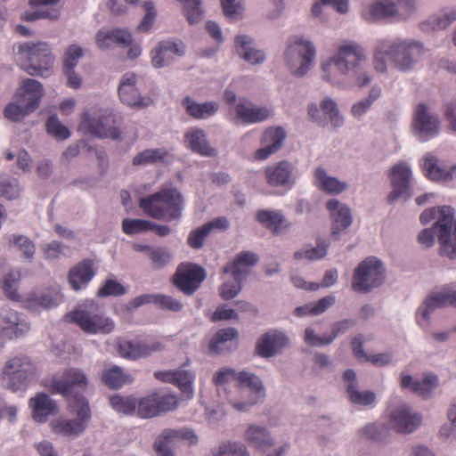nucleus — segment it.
<instances>
[{
    "label": "nucleus",
    "mask_w": 456,
    "mask_h": 456,
    "mask_svg": "<svg viewBox=\"0 0 456 456\" xmlns=\"http://www.w3.org/2000/svg\"><path fill=\"white\" fill-rule=\"evenodd\" d=\"M352 350L354 356L361 361L370 362L371 363L383 366L389 363L392 360L390 354H378L374 355H367L362 348L363 336L359 334L352 340Z\"/></svg>",
    "instance_id": "44"
},
{
    "label": "nucleus",
    "mask_w": 456,
    "mask_h": 456,
    "mask_svg": "<svg viewBox=\"0 0 456 456\" xmlns=\"http://www.w3.org/2000/svg\"><path fill=\"white\" fill-rule=\"evenodd\" d=\"M425 53L424 46L416 41L401 39H381L377 42L373 65L378 72L387 71V62L390 61L401 70L413 67Z\"/></svg>",
    "instance_id": "2"
},
{
    "label": "nucleus",
    "mask_w": 456,
    "mask_h": 456,
    "mask_svg": "<svg viewBox=\"0 0 456 456\" xmlns=\"http://www.w3.org/2000/svg\"><path fill=\"white\" fill-rule=\"evenodd\" d=\"M425 175L433 181L447 182L456 175V166H453L450 170L444 169L438 166L437 159L433 155H427L421 165Z\"/></svg>",
    "instance_id": "38"
},
{
    "label": "nucleus",
    "mask_w": 456,
    "mask_h": 456,
    "mask_svg": "<svg viewBox=\"0 0 456 456\" xmlns=\"http://www.w3.org/2000/svg\"><path fill=\"white\" fill-rule=\"evenodd\" d=\"M1 316L5 322V325L0 327V337L4 338H16L28 329L26 324L20 323L18 313L12 309L3 308Z\"/></svg>",
    "instance_id": "40"
},
{
    "label": "nucleus",
    "mask_w": 456,
    "mask_h": 456,
    "mask_svg": "<svg viewBox=\"0 0 456 456\" xmlns=\"http://www.w3.org/2000/svg\"><path fill=\"white\" fill-rule=\"evenodd\" d=\"M256 220L275 235L289 226L282 214L276 210H258Z\"/></svg>",
    "instance_id": "41"
},
{
    "label": "nucleus",
    "mask_w": 456,
    "mask_h": 456,
    "mask_svg": "<svg viewBox=\"0 0 456 456\" xmlns=\"http://www.w3.org/2000/svg\"><path fill=\"white\" fill-rule=\"evenodd\" d=\"M206 277L205 270L193 264H181L173 277L174 285L186 295L193 294Z\"/></svg>",
    "instance_id": "19"
},
{
    "label": "nucleus",
    "mask_w": 456,
    "mask_h": 456,
    "mask_svg": "<svg viewBox=\"0 0 456 456\" xmlns=\"http://www.w3.org/2000/svg\"><path fill=\"white\" fill-rule=\"evenodd\" d=\"M412 127L419 140L426 142L438 134L440 121L436 115L429 112L424 103H419L414 110Z\"/></svg>",
    "instance_id": "18"
},
{
    "label": "nucleus",
    "mask_w": 456,
    "mask_h": 456,
    "mask_svg": "<svg viewBox=\"0 0 456 456\" xmlns=\"http://www.w3.org/2000/svg\"><path fill=\"white\" fill-rule=\"evenodd\" d=\"M9 247L16 248L21 253L24 259L32 261L36 252L34 242L27 236L12 234L8 237Z\"/></svg>",
    "instance_id": "50"
},
{
    "label": "nucleus",
    "mask_w": 456,
    "mask_h": 456,
    "mask_svg": "<svg viewBox=\"0 0 456 456\" xmlns=\"http://www.w3.org/2000/svg\"><path fill=\"white\" fill-rule=\"evenodd\" d=\"M236 118L246 124L262 122L267 119L271 111L265 107L253 106L250 102L246 99H240L235 107Z\"/></svg>",
    "instance_id": "32"
},
{
    "label": "nucleus",
    "mask_w": 456,
    "mask_h": 456,
    "mask_svg": "<svg viewBox=\"0 0 456 456\" xmlns=\"http://www.w3.org/2000/svg\"><path fill=\"white\" fill-rule=\"evenodd\" d=\"M411 172L406 163H398L395 165L390 171V181L392 191L388 194L387 200L393 203L399 198H409L410 180Z\"/></svg>",
    "instance_id": "22"
},
{
    "label": "nucleus",
    "mask_w": 456,
    "mask_h": 456,
    "mask_svg": "<svg viewBox=\"0 0 456 456\" xmlns=\"http://www.w3.org/2000/svg\"><path fill=\"white\" fill-rule=\"evenodd\" d=\"M414 11L412 0H400L395 3L378 2L371 5L370 16L372 20L381 18L406 19Z\"/></svg>",
    "instance_id": "21"
},
{
    "label": "nucleus",
    "mask_w": 456,
    "mask_h": 456,
    "mask_svg": "<svg viewBox=\"0 0 456 456\" xmlns=\"http://www.w3.org/2000/svg\"><path fill=\"white\" fill-rule=\"evenodd\" d=\"M102 381L110 389H118L125 384L131 383L133 379L124 373L121 368L112 366L102 371Z\"/></svg>",
    "instance_id": "47"
},
{
    "label": "nucleus",
    "mask_w": 456,
    "mask_h": 456,
    "mask_svg": "<svg viewBox=\"0 0 456 456\" xmlns=\"http://www.w3.org/2000/svg\"><path fill=\"white\" fill-rule=\"evenodd\" d=\"M350 401L354 404L370 405L375 399L376 395L370 391H359L354 384H348L346 388Z\"/></svg>",
    "instance_id": "53"
},
{
    "label": "nucleus",
    "mask_w": 456,
    "mask_h": 456,
    "mask_svg": "<svg viewBox=\"0 0 456 456\" xmlns=\"http://www.w3.org/2000/svg\"><path fill=\"white\" fill-rule=\"evenodd\" d=\"M454 20H456V10H451L430 18L428 23L434 29H444Z\"/></svg>",
    "instance_id": "61"
},
{
    "label": "nucleus",
    "mask_w": 456,
    "mask_h": 456,
    "mask_svg": "<svg viewBox=\"0 0 456 456\" xmlns=\"http://www.w3.org/2000/svg\"><path fill=\"white\" fill-rule=\"evenodd\" d=\"M184 53L183 43L171 41L160 42L151 52V62L155 68L168 65L175 58L182 56Z\"/></svg>",
    "instance_id": "29"
},
{
    "label": "nucleus",
    "mask_w": 456,
    "mask_h": 456,
    "mask_svg": "<svg viewBox=\"0 0 456 456\" xmlns=\"http://www.w3.org/2000/svg\"><path fill=\"white\" fill-rule=\"evenodd\" d=\"M244 439L250 446L260 451H265L274 444V440L267 428L257 425L248 426Z\"/></svg>",
    "instance_id": "37"
},
{
    "label": "nucleus",
    "mask_w": 456,
    "mask_h": 456,
    "mask_svg": "<svg viewBox=\"0 0 456 456\" xmlns=\"http://www.w3.org/2000/svg\"><path fill=\"white\" fill-rule=\"evenodd\" d=\"M94 274L93 261L86 259L70 269L68 279L72 289L79 290L87 286Z\"/></svg>",
    "instance_id": "34"
},
{
    "label": "nucleus",
    "mask_w": 456,
    "mask_h": 456,
    "mask_svg": "<svg viewBox=\"0 0 456 456\" xmlns=\"http://www.w3.org/2000/svg\"><path fill=\"white\" fill-rule=\"evenodd\" d=\"M182 440L192 445L198 443V436L191 428H166L157 436L153 445L154 451L158 456H175L170 446L175 445Z\"/></svg>",
    "instance_id": "17"
},
{
    "label": "nucleus",
    "mask_w": 456,
    "mask_h": 456,
    "mask_svg": "<svg viewBox=\"0 0 456 456\" xmlns=\"http://www.w3.org/2000/svg\"><path fill=\"white\" fill-rule=\"evenodd\" d=\"M69 322L76 323L84 332L89 334H108L115 327L114 322L106 317L102 309L95 303L80 307L65 316Z\"/></svg>",
    "instance_id": "9"
},
{
    "label": "nucleus",
    "mask_w": 456,
    "mask_h": 456,
    "mask_svg": "<svg viewBox=\"0 0 456 456\" xmlns=\"http://www.w3.org/2000/svg\"><path fill=\"white\" fill-rule=\"evenodd\" d=\"M37 375V368L26 356H17L9 360L3 370L2 380L13 392L25 390L29 381Z\"/></svg>",
    "instance_id": "12"
},
{
    "label": "nucleus",
    "mask_w": 456,
    "mask_h": 456,
    "mask_svg": "<svg viewBox=\"0 0 456 456\" xmlns=\"http://www.w3.org/2000/svg\"><path fill=\"white\" fill-rule=\"evenodd\" d=\"M366 57L356 43H346L338 47L337 54L322 64V77L332 84L344 82L348 77L354 85L367 86L371 77L365 70Z\"/></svg>",
    "instance_id": "1"
},
{
    "label": "nucleus",
    "mask_w": 456,
    "mask_h": 456,
    "mask_svg": "<svg viewBox=\"0 0 456 456\" xmlns=\"http://www.w3.org/2000/svg\"><path fill=\"white\" fill-rule=\"evenodd\" d=\"M314 184L328 194H338L346 189V183L337 178L329 176L322 167L314 172Z\"/></svg>",
    "instance_id": "42"
},
{
    "label": "nucleus",
    "mask_w": 456,
    "mask_h": 456,
    "mask_svg": "<svg viewBox=\"0 0 456 456\" xmlns=\"http://www.w3.org/2000/svg\"><path fill=\"white\" fill-rule=\"evenodd\" d=\"M437 218L435 229L438 231L440 254L451 259L456 258V221L454 209L449 206L426 209L419 216L422 224H427Z\"/></svg>",
    "instance_id": "4"
},
{
    "label": "nucleus",
    "mask_w": 456,
    "mask_h": 456,
    "mask_svg": "<svg viewBox=\"0 0 456 456\" xmlns=\"http://www.w3.org/2000/svg\"><path fill=\"white\" fill-rule=\"evenodd\" d=\"M155 305L160 309L173 312L181 311L183 308V304L181 301L172 297L171 296L164 294H156Z\"/></svg>",
    "instance_id": "63"
},
{
    "label": "nucleus",
    "mask_w": 456,
    "mask_h": 456,
    "mask_svg": "<svg viewBox=\"0 0 456 456\" xmlns=\"http://www.w3.org/2000/svg\"><path fill=\"white\" fill-rule=\"evenodd\" d=\"M213 381L216 386H221L230 381L237 383V388L241 395H248L247 402H232V406L238 411H246L248 406L262 400L265 394L260 379L247 371L236 372L232 369H223L217 371Z\"/></svg>",
    "instance_id": "5"
},
{
    "label": "nucleus",
    "mask_w": 456,
    "mask_h": 456,
    "mask_svg": "<svg viewBox=\"0 0 456 456\" xmlns=\"http://www.w3.org/2000/svg\"><path fill=\"white\" fill-rule=\"evenodd\" d=\"M20 279L21 272L18 269L11 270L4 276L1 289L8 299L12 301L20 300V295L18 292Z\"/></svg>",
    "instance_id": "48"
},
{
    "label": "nucleus",
    "mask_w": 456,
    "mask_h": 456,
    "mask_svg": "<svg viewBox=\"0 0 456 456\" xmlns=\"http://www.w3.org/2000/svg\"><path fill=\"white\" fill-rule=\"evenodd\" d=\"M180 404V398L174 393H151L141 398L139 416L152 418L162 413L175 411Z\"/></svg>",
    "instance_id": "16"
},
{
    "label": "nucleus",
    "mask_w": 456,
    "mask_h": 456,
    "mask_svg": "<svg viewBox=\"0 0 456 456\" xmlns=\"http://www.w3.org/2000/svg\"><path fill=\"white\" fill-rule=\"evenodd\" d=\"M139 207L149 216L167 222L178 220L183 209L182 193L175 187H167L142 198Z\"/></svg>",
    "instance_id": "3"
},
{
    "label": "nucleus",
    "mask_w": 456,
    "mask_h": 456,
    "mask_svg": "<svg viewBox=\"0 0 456 456\" xmlns=\"http://www.w3.org/2000/svg\"><path fill=\"white\" fill-rule=\"evenodd\" d=\"M251 45L252 39L249 37L238 36L235 39L236 51L245 61L252 64L262 62L265 60V53Z\"/></svg>",
    "instance_id": "45"
},
{
    "label": "nucleus",
    "mask_w": 456,
    "mask_h": 456,
    "mask_svg": "<svg viewBox=\"0 0 456 456\" xmlns=\"http://www.w3.org/2000/svg\"><path fill=\"white\" fill-rule=\"evenodd\" d=\"M28 302L31 306H40L50 309L61 302V296L59 292L30 295L28 298Z\"/></svg>",
    "instance_id": "52"
},
{
    "label": "nucleus",
    "mask_w": 456,
    "mask_h": 456,
    "mask_svg": "<svg viewBox=\"0 0 456 456\" xmlns=\"http://www.w3.org/2000/svg\"><path fill=\"white\" fill-rule=\"evenodd\" d=\"M168 157V151L164 149H146L133 159L134 166H146L159 162H165Z\"/></svg>",
    "instance_id": "51"
},
{
    "label": "nucleus",
    "mask_w": 456,
    "mask_h": 456,
    "mask_svg": "<svg viewBox=\"0 0 456 456\" xmlns=\"http://www.w3.org/2000/svg\"><path fill=\"white\" fill-rule=\"evenodd\" d=\"M239 334L234 328L219 330L208 342V352L220 354L231 350V346L238 339Z\"/></svg>",
    "instance_id": "36"
},
{
    "label": "nucleus",
    "mask_w": 456,
    "mask_h": 456,
    "mask_svg": "<svg viewBox=\"0 0 456 456\" xmlns=\"http://www.w3.org/2000/svg\"><path fill=\"white\" fill-rule=\"evenodd\" d=\"M286 137V133L282 127L267 128L261 139L263 147L258 149L254 155L256 160H265L272 154L278 151Z\"/></svg>",
    "instance_id": "27"
},
{
    "label": "nucleus",
    "mask_w": 456,
    "mask_h": 456,
    "mask_svg": "<svg viewBox=\"0 0 456 456\" xmlns=\"http://www.w3.org/2000/svg\"><path fill=\"white\" fill-rule=\"evenodd\" d=\"M171 257V254L165 248H152L149 253V258L156 269L164 267L169 263Z\"/></svg>",
    "instance_id": "60"
},
{
    "label": "nucleus",
    "mask_w": 456,
    "mask_h": 456,
    "mask_svg": "<svg viewBox=\"0 0 456 456\" xmlns=\"http://www.w3.org/2000/svg\"><path fill=\"white\" fill-rule=\"evenodd\" d=\"M87 386V376L82 370L77 368L66 369L61 377H53L50 384V387L55 393L66 397L69 403L75 396H83L79 394H74L75 388L85 391Z\"/></svg>",
    "instance_id": "15"
},
{
    "label": "nucleus",
    "mask_w": 456,
    "mask_h": 456,
    "mask_svg": "<svg viewBox=\"0 0 456 456\" xmlns=\"http://www.w3.org/2000/svg\"><path fill=\"white\" fill-rule=\"evenodd\" d=\"M210 231L206 224L193 230L190 232L187 240L188 245L192 248H200L205 241V239L209 234Z\"/></svg>",
    "instance_id": "64"
},
{
    "label": "nucleus",
    "mask_w": 456,
    "mask_h": 456,
    "mask_svg": "<svg viewBox=\"0 0 456 456\" xmlns=\"http://www.w3.org/2000/svg\"><path fill=\"white\" fill-rule=\"evenodd\" d=\"M183 5V12L190 24L199 22L202 19L203 12L200 4L201 0H178Z\"/></svg>",
    "instance_id": "54"
},
{
    "label": "nucleus",
    "mask_w": 456,
    "mask_h": 456,
    "mask_svg": "<svg viewBox=\"0 0 456 456\" xmlns=\"http://www.w3.org/2000/svg\"><path fill=\"white\" fill-rule=\"evenodd\" d=\"M184 141L192 151L202 156L212 157L216 153V150L208 144L206 134L202 129H189L184 134Z\"/></svg>",
    "instance_id": "39"
},
{
    "label": "nucleus",
    "mask_w": 456,
    "mask_h": 456,
    "mask_svg": "<svg viewBox=\"0 0 456 456\" xmlns=\"http://www.w3.org/2000/svg\"><path fill=\"white\" fill-rule=\"evenodd\" d=\"M82 55L83 49L79 45H69L63 56V70L74 69Z\"/></svg>",
    "instance_id": "58"
},
{
    "label": "nucleus",
    "mask_w": 456,
    "mask_h": 456,
    "mask_svg": "<svg viewBox=\"0 0 456 456\" xmlns=\"http://www.w3.org/2000/svg\"><path fill=\"white\" fill-rule=\"evenodd\" d=\"M95 39L98 47L102 50L109 49L114 45L126 48L131 46L132 44V35L127 30L121 28L101 29L97 32Z\"/></svg>",
    "instance_id": "31"
},
{
    "label": "nucleus",
    "mask_w": 456,
    "mask_h": 456,
    "mask_svg": "<svg viewBox=\"0 0 456 456\" xmlns=\"http://www.w3.org/2000/svg\"><path fill=\"white\" fill-rule=\"evenodd\" d=\"M45 127L49 134L60 140H65L70 135L69 130L59 121L55 115L48 118Z\"/></svg>",
    "instance_id": "56"
},
{
    "label": "nucleus",
    "mask_w": 456,
    "mask_h": 456,
    "mask_svg": "<svg viewBox=\"0 0 456 456\" xmlns=\"http://www.w3.org/2000/svg\"><path fill=\"white\" fill-rule=\"evenodd\" d=\"M437 385L438 378L434 374H428L421 380L413 379L411 375H403L401 378L403 388H408L422 397H428Z\"/></svg>",
    "instance_id": "35"
},
{
    "label": "nucleus",
    "mask_w": 456,
    "mask_h": 456,
    "mask_svg": "<svg viewBox=\"0 0 456 456\" xmlns=\"http://www.w3.org/2000/svg\"><path fill=\"white\" fill-rule=\"evenodd\" d=\"M43 86L35 79H25L17 92L20 103H9L4 109V117L19 121L33 112L39 105Z\"/></svg>",
    "instance_id": "10"
},
{
    "label": "nucleus",
    "mask_w": 456,
    "mask_h": 456,
    "mask_svg": "<svg viewBox=\"0 0 456 456\" xmlns=\"http://www.w3.org/2000/svg\"><path fill=\"white\" fill-rule=\"evenodd\" d=\"M385 280V269L375 256H370L359 264L355 269L352 289L356 292L366 293L380 286Z\"/></svg>",
    "instance_id": "14"
},
{
    "label": "nucleus",
    "mask_w": 456,
    "mask_h": 456,
    "mask_svg": "<svg viewBox=\"0 0 456 456\" xmlns=\"http://www.w3.org/2000/svg\"><path fill=\"white\" fill-rule=\"evenodd\" d=\"M126 293L125 287L114 280H107L103 286L99 289L97 296L103 297L108 296H122Z\"/></svg>",
    "instance_id": "62"
},
{
    "label": "nucleus",
    "mask_w": 456,
    "mask_h": 456,
    "mask_svg": "<svg viewBox=\"0 0 456 456\" xmlns=\"http://www.w3.org/2000/svg\"><path fill=\"white\" fill-rule=\"evenodd\" d=\"M118 96L123 103L131 107H147L151 103L150 98L141 97L134 73H126L123 76L118 86Z\"/></svg>",
    "instance_id": "24"
},
{
    "label": "nucleus",
    "mask_w": 456,
    "mask_h": 456,
    "mask_svg": "<svg viewBox=\"0 0 456 456\" xmlns=\"http://www.w3.org/2000/svg\"><path fill=\"white\" fill-rule=\"evenodd\" d=\"M183 106L191 117L197 119L208 118L218 110V104L215 102L198 103L190 97L183 100Z\"/></svg>",
    "instance_id": "43"
},
{
    "label": "nucleus",
    "mask_w": 456,
    "mask_h": 456,
    "mask_svg": "<svg viewBox=\"0 0 456 456\" xmlns=\"http://www.w3.org/2000/svg\"><path fill=\"white\" fill-rule=\"evenodd\" d=\"M387 434V428L382 424H369L361 430L362 437L373 441H381Z\"/></svg>",
    "instance_id": "57"
},
{
    "label": "nucleus",
    "mask_w": 456,
    "mask_h": 456,
    "mask_svg": "<svg viewBox=\"0 0 456 456\" xmlns=\"http://www.w3.org/2000/svg\"><path fill=\"white\" fill-rule=\"evenodd\" d=\"M29 407L33 419L40 423L45 422L50 415H54L58 411L57 404L45 393H39L31 398Z\"/></svg>",
    "instance_id": "33"
},
{
    "label": "nucleus",
    "mask_w": 456,
    "mask_h": 456,
    "mask_svg": "<svg viewBox=\"0 0 456 456\" xmlns=\"http://www.w3.org/2000/svg\"><path fill=\"white\" fill-rule=\"evenodd\" d=\"M327 248V243L325 241H320L317 243L316 248L295 252L294 257L296 259L307 258L309 260H317L326 256Z\"/></svg>",
    "instance_id": "59"
},
{
    "label": "nucleus",
    "mask_w": 456,
    "mask_h": 456,
    "mask_svg": "<svg viewBox=\"0 0 456 456\" xmlns=\"http://www.w3.org/2000/svg\"><path fill=\"white\" fill-rule=\"evenodd\" d=\"M289 339L281 331L273 330L264 334L256 344V352L262 357H272L287 346Z\"/></svg>",
    "instance_id": "28"
},
{
    "label": "nucleus",
    "mask_w": 456,
    "mask_h": 456,
    "mask_svg": "<svg viewBox=\"0 0 456 456\" xmlns=\"http://www.w3.org/2000/svg\"><path fill=\"white\" fill-rule=\"evenodd\" d=\"M21 68L31 76L47 77L53 65L54 57L45 42L24 43L19 46Z\"/></svg>",
    "instance_id": "7"
},
{
    "label": "nucleus",
    "mask_w": 456,
    "mask_h": 456,
    "mask_svg": "<svg viewBox=\"0 0 456 456\" xmlns=\"http://www.w3.org/2000/svg\"><path fill=\"white\" fill-rule=\"evenodd\" d=\"M141 399L133 396L114 395L110 397V404L118 412L130 415L135 411L139 415Z\"/></svg>",
    "instance_id": "49"
},
{
    "label": "nucleus",
    "mask_w": 456,
    "mask_h": 456,
    "mask_svg": "<svg viewBox=\"0 0 456 456\" xmlns=\"http://www.w3.org/2000/svg\"><path fill=\"white\" fill-rule=\"evenodd\" d=\"M164 345L154 340L149 343L132 340H120L118 344V351L121 357L128 360H137L148 357L151 354L162 351Z\"/></svg>",
    "instance_id": "23"
},
{
    "label": "nucleus",
    "mask_w": 456,
    "mask_h": 456,
    "mask_svg": "<svg viewBox=\"0 0 456 456\" xmlns=\"http://www.w3.org/2000/svg\"><path fill=\"white\" fill-rule=\"evenodd\" d=\"M447 305L456 306V290L452 289L450 286H445L441 291L430 293L423 305L418 309L417 322L422 325V321L428 324L430 314L436 308H443ZM456 331V328L454 329Z\"/></svg>",
    "instance_id": "20"
},
{
    "label": "nucleus",
    "mask_w": 456,
    "mask_h": 456,
    "mask_svg": "<svg viewBox=\"0 0 456 456\" xmlns=\"http://www.w3.org/2000/svg\"><path fill=\"white\" fill-rule=\"evenodd\" d=\"M315 57V48L310 41L301 37H292L288 44L285 58L291 72L304 76L311 68Z\"/></svg>",
    "instance_id": "13"
},
{
    "label": "nucleus",
    "mask_w": 456,
    "mask_h": 456,
    "mask_svg": "<svg viewBox=\"0 0 456 456\" xmlns=\"http://www.w3.org/2000/svg\"><path fill=\"white\" fill-rule=\"evenodd\" d=\"M265 175L266 183L272 187L291 188L294 183L293 166L286 160L267 167Z\"/></svg>",
    "instance_id": "26"
},
{
    "label": "nucleus",
    "mask_w": 456,
    "mask_h": 456,
    "mask_svg": "<svg viewBox=\"0 0 456 456\" xmlns=\"http://www.w3.org/2000/svg\"><path fill=\"white\" fill-rule=\"evenodd\" d=\"M326 208L330 213L332 219L331 235L336 237L341 231L346 229L352 224L350 208L340 203L338 200L332 199L326 203Z\"/></svg>",
    "instance_id": "30"
},
{
    "label": "nucleus",
    "mask_w": 456,
    "mask_h": 456,
    "mask_svg": "<svg viewBox=\"0 0 456 456\" xmlns=\"http://www.w3.org/2000/svg\"><path fill=\"white\" fill-rule=\"evenodd\" d=\"M390 424L397 433L409 434L420 424L422 418L419 413L412 412L406 405L395 409L390 413Z\"/></svg>",
    "instance_id": "25"
},
{
    "label": "nucleus",
    "mask_w": 456,
    "mask_h": 456,
    "mask_svg": "<svg viewBox=\"0 0 456 456\" xmlns=\"http://www.w3.org/2000/svg\"><path fill=\"white\" fill-rule=\"evenodd\" d=\"M69 409L77 418L54 419L50 424L51 428L57 435L77 437L86 431L92 417L88 400L85 396H75L69 400Z\"/></svg>",
    "instance_id": "6"
},
{
    "label": "nucleus",
    "mask_w": 456,
    "mask_h": 456,
    "mask_svg": "<svg viewBox=\"0 0 456 456\" xmlns=\"http://www.w3.org/2000/svg\"><path fill=\"white\" fill-rule=\"evenodd\" d=\"M196 375L191 370L176 369L173 385L178 387L182 395L186 400H191L194 396L193 384Z\"/></svg>",
    "instance_id": "46"
},
{
    "label": "nucleus",
    "mask_w": 456,
    "mask_h": 456,
    "mask_svg": "<svg viewBox=\"0 0 456 456\" xmlns=\"http://www.w3.org/2000/svg\"><path fill=\"white\" fill-rule=\"evenodd\" d=\"M258 262L256 254L250 251L240 253L232 262L227 264L223 270L224 275H230L233 280L230 282L225 277L220 288L221 297L229 300L235 297L242 288V281L249 273V268Z\"/></svg>",
    "instance_id": "8"
},
{
    "label": "nucleus",
    "mask_w": 456,
    "mask_h": 456,
    "mask_svg": "<svg viewBox=\"0 0 456 456\" xmlns=\"http://www.w3.org/2000/svg\"><path fill=\"white\" fill-rule=\"evenodd\" d=\"M151 225V221L125 218L122 221V231L127 235H134L150 231Z\"/></svg>",
    "instance_id": "55"
},
{
    "label": "nucleus",
    "mask_w": 456,
    "mask_h": 456,
    "mask_svg": "<svg viewBox=\"0 0 456 456\" xmlns=\"http://www.w3.org/2000/svg\"><path fill=\"white\" fill-rule=\"evenodd\" d=\"M115 123L114 114L107 110L86 111L81 117L79 130L99 138L120 140L121 132Z\"/></svg>",
    "instance_id": "11"
}]
</instances>
